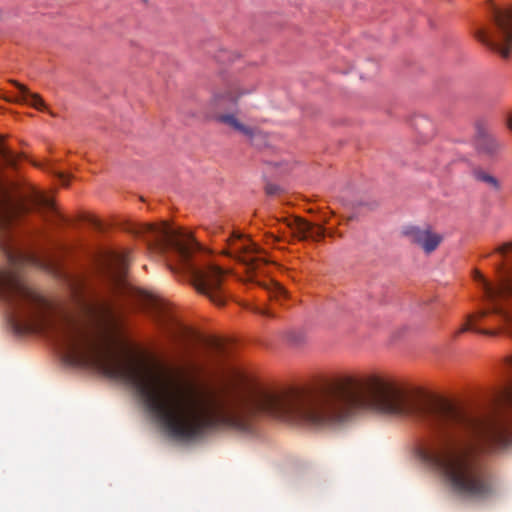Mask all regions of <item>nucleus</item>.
Here are the masks:
<instances>
[{
	"mask_svg": "<svg viewBox=\"0 0 512 512\" xmlns=\"http://www.w3.org/2000/svg\"><path fill=\"white\" fill-rule=\"evenodd\" d=\"M10 231L0 230V247L13 257ZM78 314H56L52 304L17 276L0 271V299L19 331L50 334L70 364L93 367L130 386L155 423L172 439L191 442L208 433L251 432L257 414L289 423L322 427L344 422L360 410L377 412V375L363 384L346 377L313 392L271 391L253 386L228 397L182 382L145 359L116 352L111 344V306L75 290Z\"/></svg>",
	"mask_w": 512,
	"mask_h": 512,
	"instance_id": "f257e3e1",
	"label": "nucleus"
},
{
	"mask_svg": "<svg viewBox=\"0 0 512 512\" xmlns=\"http://www.w3.org/2000/svg\"><path fill=\"white\" fill-rule=\"evenodd\" d=\"M136 233L144 239L149 250L165 256L173 272L184 273L200 294L215 305L223 306L226 303L227 295L223 287L225 270L214 264L200 266L196 262L194 255L200 246L190 233L166 223L144 224Z\"/></svg>",
	"mask_w": 512,
	"mask_h": 512,
	"instance_id": "f03ea898",
	"label": "nucleus"
},
{
	"mask_svg": "<svg viewBox=\"0 0 512 512\" xmlns=\"http://www.w3.org/2000/svg\"><path fill=\"white\" fill-rule=\"evenodd\" d=\"M497 252L505 254L512 251V243L504 244L497 248ZM497 281L491 283L479 272L475 271L474 279L478 281L484 293L485 299L492 305V311L509 325L512 336V260L507 266H497ZM507 365L511 377L508 385L500 392L498 402L500 405L512 408V356Z\"/></svg>",
	"mask_w": 512,
	"mask_h": 512,
	"instance_id": "7ed1b4c3",
	"label": "nucleus"
},
{
	"mask_svg": "<svg viewBox=\"0 0 512 512\" xmlns=\"http://www.w3.org/2000/svg\"><path fill=\"white\" fill-rule=\"evenodd\" d=\"M484 8L494 27L477 30L476 38L502 57H508L512 48V7H499L494 0H486Z\"/></svg>",
	"mask_w": 512,
	"mask_h": 512,
	"instance_id": "20e7f679",
	"label": "nucleus"
},
{
	"mask_svg": "<svg viewBox=\"0 0 512 512\" xmlns=\"http://www.w3.org/2000/svg\"><path fill=\"white\" fill-rule=\"evenodd\" d=\"M146 308L160 329L174 341L201 340L190 327L184 325L175 315L170 304L159 297L148 296Z\"/></svg>",
	"mask_w": 512,
	"mask_h": 512,
	"instance_id": "39448f33",
	"label": "nucleus"
},
{
	"mask_svg": "<svg viewBox=\"0 0 512 512\" xmlns=\"http://www.w3.org/2000/svg\"><path fill=\"white\" fill-rule=\"evenodd\" d=\"M251 91L252 90H246L240 87H231L224 92L215 93L212 96L209 105L216 113L215 120L218 123L226 125L253 141L255 137L260 135V131L258 129L243 124L233 112H218L236 106L238 100L243 95L249 94Z\"/></svg>",
	"mask_w": 512,
	"mask_h": 512,
	"instance_id": "423d86ee",
	"label": "nucleus"
},
{
	"mask_svg": "<svg viewBox=\"0 0 512 512\" xmlns=\"http://www.w3.org/2000/svg\"><path fill=\"white\" fill-rule=\"evenodd\" d=\"M223 253L246 265L248 270H255L265 260L258 256L259 247L240 232L234 231L227 239Z\"/></svg>",
	"mask_w": 512,
	"mask_h": 512,
	"instance_id": "0eeeda50",
	"label": "nucleus"
},
{
	"mask_svg": "<svg viewBox=\"0 0 512 512\" xmlns=\"http://www.w3.org/2000/svg\"><path fill=\"white\" fill-rule=\"evenodd\" d=\"M129 262V251L127 250L108 251L103 257L104 276L119 292L127 288L125 277Z\"/></svg>",
	"mask_w": 512,
	"mask_h": 512,
	"instance_id": "6e6552de",
	"label": "nucleus"
},
{
	"mask_svg": "<svg viewBox=\"0 0 512 512\" xmlns=\"http://www.w3.org/2000/svg\"><path fill=\"white\" fill-rule=\"evenodd\" d=\"M403 233L411 243L420 246L426 253L436 250L442 242V236L428 228L421 229L416 226H409L405 228Z\"/></svg>",
	"mask_w": 512,
	"mask_h": 512,
	"instance_id": "1a4fd4ad",
	"label": "nucleus"
},
{
	"mask_svg": "<svg viewBox=\"0 0 512 512\" xmlns=\"http://www.w3.org/2000/svg\"><path fill=\"white\" fill-rule=\"evenodd\" d=\"M287 226L293 230L295 236L301 240L312 239L318 241L324 237V228L315 226L302 219L295 218L287 221Z\"/></svg>",
	"mask_w": 512,
	"mask_h": 512,
	"instance_id": "9d476101",
	"label": "nucleus"
},
{
	"mask_svg": "<svg viewBox=\"0 0 512 512\" xmlns=\"http://www.w3.org/2000/svg\"><path fill=\"white\" fill-rule=\"evenodd\" d=\"M476 147L479 152L487 155L496 154L501 144L489 133V131L482 125L476 126Z\"/></svg>",
	"mask_w": 512,
	"mask_h": 512,
	"instance_id": "9b49d317",
	"label": "nucleus"
},
{
	"mask_svg": "<svg viewBox=\"0 0 512 512\" xmlns=\"http://www.w3.org/2000/svg\"><path fill=\"white\" fill-rule=\"evenodd\" d=\"M10 82L19 90V94L15 97L14 101L25 103L37 110L42 111L46 109V104L39 94L30 92V90L25 85L19 83L16 80H10Z\"/></svg>",
	"mask_w": 512,
	"mask_h": 512,
	"instance_id": "f8f14e48",
	"label": "nucleus"
},
{
	"mask_svg": "<svg viewBox=\"0 0 512 512\" xmlns=\"http://www.w3.org/2000/svg\"><path fill=\"white\" fill-rule=\"evenodd\" d=\"M490 313H493L492 308L489 310H481L475 314L468 315L467 322L463 324V326L456 332V336L466 331H474L476 333L489 336L496 335V331L488 329H479L476 327V322L486 317Z\"/></svg>",
	"mask_w": 512,
	"mask_h": 512,
	"instance_id": "ddd939ff",
	"label": "nucleus"
},
{
	"mask_svg": "<svg viewBox=\"0 0 512 512\" xmlns=\"http://www.w3.org/2000/svg\"><path fill=\"white\" fill-rule=\"evenodd\" d=\"M31 204L41 210L57 214L53 201L40 192H34L31 196Z\"/></svg>",
	"mask_w": 512,
	"mask_h": 512,
	"instance_id": "4468645a",
	"label": "nucleus"
},
{
	"mask_svg": "<svg viewBox=\"0 0 512 512\" xmlns=\"http://www.w3.org/2000/svg\"><path fill=\"white\" fill-rule=\"evenodd\" d=\"M472 175L477 181L487 184L494 190L498 191L500 189L499 181L485 170L481 168H474L472 170Z\"/></svg>",
	"mask_w": 512,
	"mask_h": 512,
	"instance_id": "2eb2a0df",
	"label": "nucleus"
},
{
	"mask_svg": "<svg viewBox=\"0 0 512 512\" xmlns=\"http://www.w3.org/2000/svg\"><path fill=\"white\" fill-rule=\"evenodd\" d=\"M0 158L7 166L14 167L17 162V156L4 145V139L0 136Z\"/></svg>",
	"mask_w": 512,
	"mask_h": 512,
	"instance_id": "dca6fc26",
	"label": "nucleus"
},
{
	"mask_svg": "<svg viewBox=\"0 0 512 512\" xmlns=\"http://www.w3.org/2000/svg\"><path fill=\"white\" fill-rule=\"evenodd\" d=\"M15 257L18 258L19 261L23 263H27L36 267H45L46 264L42 259H40L37 255L30 252H17V255Z\"/></svg>",
	"mask_w": 512,
	"mask_h": 512,
	"instance_id": "f3484780",
	"label": "nucleus"
},
{
	"mask_svg": "<svg viewBox=\"0 0 512 512\" xmlns=\"http://www.w3.org/2000/svg\"><path fill=\"white\" fill-rule=\"evenodd\" d=\"M268 293L271 299L282 301L287 299L288 292L285 290L283 286H281L279 283H272L271 286L268 288Z\"/></svg>",
	"mask_w": 512,
	"mask_h": 512,
	"instance_id": "a211bd4d",
	"label": "nucleus"
},
{
	"mask_svg": "<svg viewBox=\"0 0 512 512\" xmlns=\"http://www.w3.org/2000/svg\"><path fill=\"white\" fill-rule=\"evenodd\" d=\"M207 346L216 353H222L224 349V345L218 339H209L207 340Z\"/></svg>",
	"mask_w": 512,
	"mask_h": 512,
	"instance_id": "6ab92c4d",
	"label": "nucleus"
},
{
	"mask_svg": "<svg viewBox=\"0 0 512 512\" xmlns=\"http://www.w3.org/2000/svg\"><path fill=\"white\" fill-rule=\"evenodd\" d=\"M280 191V187L276 184H267L265 186V192L267 195H270V196H273V195H277Z\"/></svg>",
	"mask_w": 512,
	"mask_h": 512,
	"instance_id": "aec40b11",
	"label": "nucleus"
},
{
	"mask_svg": "<svg viewBox=\"0 0 512 512\" xmlns=\"http://www.w3.org/2000/svg\"><path fill=\"white\" fill-rule=\"evenodd\" d=\"M56 175L64 185L68 184V176L66 174L57 172Z\"/></svg>",
	"mask_w": 512,
	"mask_h": 512,
	"instance_id": "412c9836",
	"label": "nucleus"
},
{
	"mask_svg": "<svg viewBox=\"0 0 512 512\" xmlns=\"http://www.w3.org/2000/svg\"><path fill=\"white\" fill-rule=\"evenodd\" d=\"M253 311L256 313L265 315V316H271V313L267 309H264V308L256 307Z\"/></svg>",
	"mask_w": 512,
	"mask_h": 512,
	"instance_id": "4be33fe9",
	"label": "nucleus"
},
{
	"mask_svg": "<svg viewBox=\"0 0 512 512\" xmlns=\"http://www.w3.org/2000/svg\"><path fill=\"white\" fill-rule=\"evenodd\" d=\"M507 126L510 130H512V113L507 118Z\"/></svg>",
	"mask_w": 512,
	"mask_h": 512,
	"instance_id": "5701e85b",
	"label": "nucleus"
}]
</instances>
